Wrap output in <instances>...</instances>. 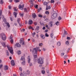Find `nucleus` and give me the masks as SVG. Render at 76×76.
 I'll return each instance as SVG.
<instances>
[{
	"label": "nucleus",
	"instance_id": "nucleus-46",
	"mask_svg": "<svg viewBox=\"0 0 76 76\" xmlns=\"http://www.w3.org/2000/svg\"><path fill=\"white\" fill-rule=\"evenodd\" d=\"M66 44L67 45H69V42L68 41H66Z\"/></svg>",
	"mask_w": 76,
	"mask_h": 76
},
{
	"label": "nucleus",
	"instance_id": "nucleus-56",
	"mask_svg": "<svg viewBox=\"0 0 76 76\" xmlns=\"http://www.w3.org/2000/svg\"><path fill=\"white\" fill-rule=\"evenodd\" d=\"M19 70H20V71H22V68L20 67L19 68Z\"/></svg>",
	"mask_w": 76,
	"mask_h": 76
},
{
	"label": "nucleus",
	"instance_id": "nucleus-12",
	"mask_svg": "<svg viewBox=\"0 0 76 76\" xmlns=\"http://www.w3.org/2000/svg\"><path fill=\"white\" fill-rule=\"evenodd\" d=\"M8 69H9L8 68V66L7 65H6L4 66V70H8Z\"/></svg>",
	"mask_w": 76,
	"mask_h": 76
},
{
	"label": "nucleus",
	"instance_id": "nucleus-7",
	"mask_svg": "<svg viewBox=\"0 0 76 76\" xmlns=\"http://www.w3.org/2000/svg\"><path fill=\"white\" fill-rule=\"evenodd\" d=\"M21 5H20L19 6V8L20 9L22 10L23 9V7H24V4H23V5H22V4H20Z\"/></svg>",
	"mask_w": 76,
	"mask_h": 76
},
{
	"label": "nucleus",
	"instance_id": "nucleus-5",
	"mask_svg": "<svg viewBox=\"0 0 76 76\" xmlns=\"http://www.w3.org/2000/svg\"><path fill=\"white\" fill-rule=\"evenodd\" d=\"M32 54H37V48L33 49Z\"/></svg>",
	"mask_w": 76,
	"mask_h": 76
},
{
	"label": "nucleus",
	"instance_id": "nucleus-43",
	"mask_svg": "<svg viewBox=\"0 0 76 76\" xmlns=\"http://www.w3.org/2000/svg\"><path fill=\"white\" fill-rule=\"evenodd\" d=\"M45 14H47V15H48V14H49V12L48 11H46L45 12Z\"/></svg>",
	"mask_w": 76,
	"mask_h": 76
},
{
	"label": "nucleus",
	"instance_id": "nucleus-11",
	"mask_svg": "<svg viewBox=\"0 0 76 76\" xmlns=\"http://www.w3.org/2000/svg\"><path fill=\"white\" fill-rule=\"evenodd\" d=\"M28 63H30V61H31V59L30 58V56H28Z\"/></svg>",
	"mask_w": 76,
	"mask_h": 76
},
{
	"label": "nucleus",
	"instance_id": "nucleus-53",
	"mask_svg": "<svg viewBox=\"0 0 76 76\" xmlns=\"http://www.w3.org/2000/svg\"><path fill=\"white\" fill-rule=\"evenodd\" d=\"M34 24L36 26L37 25V23L36 22H34Z\"/></svg>",
	"mask_w": 76,
	"mask_h": 76
},
{
	"label": "nucleus",
	"instance_id": "nucleus-32",
	"mask_svg": "<svg viewBox=\"0 0 76 76\" xmlns=\"http://www.w3.org/2000/svg\"><path fill=\"white\" fill-rule=\"evenodd\" d=\"M22 75H23V76H26V74H23L22 73H21V74H20V76H22Z\"/></svg>",
	"mask_w": 76,
	"mask_h": 76
},
{
	"label": "nucleus",
	"instance_id": "nucleus-54",
	"mask_svg": "<svg viewBox=\"0 0 76 76\" xmlns=\"http://www.w3.org/2000/svg\"><path fill=\"white\" fill-rule=\"evenodd\" d=\"M24 10L25 12H27V9H26V8H24Z\"/></svg>",
	"mask_w": 76,
	"mask_h": 76
},
{
	"label": "nucleus",
	"instance_id": "nucleus-22",
	"mask_svg": "<svg viewBox=\"0 0 76 76\" xmlns=\"http://www.w3.org/2000/svg\"><path fill=\"white\" fill-rule=\"evenodd\" d=\"M33 55L34 59L37 57V54H33Z\"/></svg>",
	"mask_w": 76,
	"mask_h": 76
},
{
	"label": "nucleus",
	"instance_id": "nucleus-44",
	"mask_svg": "<svg viewBox=\"0 0 76 76\" xmlns=\"http://www.w3.org/2000/svg\"><path fill=\"white\" fill-rule=\"evenodd\" d=\"M39 26H37L36 27V29L37 31H38V30H39Z\"/></svg>",
	"mask_w": 76,
	"mask_h": 76
},
{
	"label": "nucleus",
	"instance_id": "nucleus-55",
	"mask_svg": "<svg viewBox=\"0 0 76 76\" xmlns=\"http://www.w3.org/2000/svg\"><path fill=\"white\" fill-rule=\"evenodd\" d=\"M20 16H23V14H20Z\"/></svg>",
	"mask_w": 76,
	"mask_h": 76
},
{
	"label": "nucleus",
	"instance_id": "nucleus-52",
	"mask_svg": "<svg viewBox=\"0 0 76 76\" xmlns=\"http://www.w3.org/2000/svg\"><path fill=\"white\" fill-rule=\"evenodd\" d=\"M58 19L59 20H61V17H60V16L58 18Z\"/></svg>",
	"mask_w": 76,
	"mask_h": 76
},
{
	"label": "nucleus",
	"instance_id": "nucleus-36",
	"mask_svg": "<svg viewBox=\"0 0 76 76\" xmlns=\"http://www.w3.org/2000/svg\"><path fill=\"white\" fill-rule=\"evenodd\" d=\"M42 45H43V44H42V43H39V46L41 47V46H42Z\"/></svg>",
	"mask_w": 76,
	"mask_h": 76
},
{
	"label": "nucleus",
	"instance_id": "nucleus-21",
	"mask_svg": "<svg viewBox=\"0 0 76 76\" xmlns=\"http://www.w3.org/2000/svg\"><path fill=\"white\" fill-rule=\"evenodd\" d=\"M4 3V1L3 0H1L0 1V4H3Z\"/></svg>",
	"mask_w": 76,
	"mask_h": 76
},
{
	"label": "nucleus",
	"instance_id": "nucleus-64",
	"mask_svg": "<svg viewBox=\"0 0 76 76\" xmlns=\"http://www.w3.org/2000/svg\"><path fill=\"white\" fill-rule=\"evenodd\" d=\"M48 30H46L45 31V32H48Z\"/></svg>",
	"mask_w": 76,
	"mask_h": 76
},
{
	"label": "nucleus",
	"instance_id": "nucleus-3",
	"mask_svg": "<svg viewBox=\"0 0 76 76\" xmlns=\"http://www.w3.org/2000/svg\"><path fill=\"white\" fill-rule=\"evenodd\" d=\"M37 63L38 64H42L43 63V61H42V58H40L37 60Z\"/></svg>",
	"mask_w": 76,
	"mask_h": 76
},
{
	"label": "nucleus",
	"instance_id": "nucleus-14",
	"mask_svg": "<svg viewBox=\"0 0 76 76\" xmlns=\"http://www.w3.org/2000/svg\"><path fill=\"white\" fill-rule=\"evenodd\" d=\"M15 46H16L17 47H20V45L19 43H16L15 45Z\"/></svg>",
	"mask_w": 76,
	"mask_h": 76
},
{
	"label": "nucleus",
	"instance_id": "nucleus-2",
	"mask_svg": "<svg viewBox=\"0 0 76 76\" xmlns=\"http://www.w3.org/2000/svg\"><path fill=\"white\" fill-rule=\"evenodd\" d=\"M0 36L2 38V40L5 41L6 39V36L4 34L1 33L0 34Z\"/></svg>",
	"mask_w": 76,
	"mask_h": 76
},
{
	"label": "nucleus",
	"instance_id": "nucleus-60",
	"mask_svg": "<svg viewBox=\"0 0 76 76\" xmlns=\"http://www.w3.org/2000/svg\"><path fill=\"white\" fill-rule=\"evenodd\" d=\"M32 66V63H31L29 64V66Z\"/></svg>",
	"mask_w": 76,
	"mask_h": 76
},
{
	"label": "nucleus",
	"instance_id": "nucleus-41",
	"mask_svg": "<svg viewBox=\"0 0 76 76\" xmlns=\"http://www.w3.org/2000/svg\"><path fill=\"white\" fill-rule=\"evenodd\" d=\"M46 72L47 73H49V70H48V68H47L46 69Z\"/></svg>",
	"mask_w": 76,
	"mask_h": 76
},
{
	"label": "nucleus",
	"instance_id": "nucleus-29",
	"mask_svg": "<svg viewBox=\"0 0 76 76\" xmlns=\"http://www.w3.org/2000/svg\"><path fill=\"white\" fill-rule=\"evenodd\" d=\"M56 25L57 26L59 25H60V23H59V22L57 21L56 23Z\"/></svg>",
	"mask_w": 76,
	"mask_h": 76
},
{
	"label": "nucleus",
	"instance_id": "nucleus-23",
	"mask_svg": "<svg viewBox=\"0 0 76 76\" xmlns=\"http://www.w3.org/2000/svg\"><path fill=\"white\" fill-rule=\"evenodd\" d=\"M64 58V59H65V60H67V58H68L67 56V55L65 56Z\"/></svg>",
	"mask_w": 76,
	"mask_h": 76
},
{
	"label": "nucleus",
	"instance_id": "nucleus-37",
	"mask_svg": "<svg viewBox=\"0 0 76 76\" xmlns=\"http://www.w3.org/2000/svg\"><path fill=\"white\" fill-rule=\"evenodd\" d=\"M64 34H66V35H67V31H66V30H64Z\"/></svg>",
	"mask_w": 76,
	"mask_h": 76
},
{
	"label": "nucleus",
	"instance_id": "nucleus-18",
	"mask_svg": "<svg viewBox=\"0 0 76 76\" xmlns=\"http://www.w3.org/2000/svg\"><path fill=\"white\" fill-rule=\"evenodd\" d=\"M36 49L37 51H39V52H40V51H41V50L39 49V47H36Z\"/></svg>",
	"mask_w": 76,
	"mask_h": 76
},
{
	"label": "nucleus",
	"instance_id": "nucleus-51",
	"mask_svg": "<svg viewBox=\"0 0 76 76\" xmlns=\"http://www.w3.org/2000/svg\"><path fill=\"white\" fill-rule=\"evenodd\" d=\"M42 74H44L45 73V71L43 70L42 71Z\"/></svg>",
	"mask_w": 76,
	"mask_h": 76
},
{
	"label": "nucleus",
	"instance_id": "nucleus-49",
	"mask_svg": "<svg viewBox=\"0 0 76 76\" xmlns=\"http://www.w3.org/2000/svg\"><path fill=\"white\" fill-rule=\"evenodd\" d=\"M27 73L28 75H29V74H30V72H29V71L28 70L27 71Z\"/></svg>",
	"mask_w": 76,
	"mask_h": 76
},
{
	"label": "nucleus",
	"instance_id": "nucleus-42",
	"mask_svg": "<svg viewBox=\"0 0 76 76\" xmlns=\"http://www.w3.org/2000/svg\"><path fill=\"white\" fill-rule=\"evenodd\" d=\"M38 5H36L34 6V7L36 8V9H38Z\"/></svg>",
	"mask_w": 76,
	"mask_h": 76
},
{
	"label": "nucleus",
	"instance_id": "nucleus-24",
	"mask_svg": "<svg viewBox=\"0 0 76 76\" xmlns=\"http://www.w3.org/2000/svg\"><path fill=\"white\" fill-rule=\"evenodd\" d=\"M2 44L3 45V47H6V44H5V43L4 42H2Z\"/></svg>",
	"mask_w": 76,
	"mask_h": 76
},
{
	"label": "nucleus",
	"instance_id": "nucleus-6",
	"mask_svg": "<svg viewBox=\"0 0 76 76\" xmlns=\"http://www.w3.org/2000/svg\"><path fill=\"white\" fill-rule=\"evenodd\" d=\"M57 13H54L52 16H51V18H52L53 19H56V17H57Z\"/></svg>",
	"mask_w": 76,
	"mask_h": 76
},
{
	"label": "nucleus",
	"instance_id": "nucleus-45",
	"mask_svg": "<svg viewBox=\"0 0 76 76\" xmlns=\"http://www.w3.org/2000/svg\"><path fill=\"white\" fill-rule=\"evenodd\" d=\"M51 3H54V0H51Z\"/></svg>",
	"mask_w": 76,
	"mask_h": 76
},
{
	"label": "nucleus",
	"instance_id": "nucleus-27",
	"mask_svg": "<svg viewBox=\"0 0 76 76\" xmlns=\"http://www.w3.org/2000/svg\"><path fill=\"white\" fill-rule=\"evenodd\" d=\"M6 52L7 55L8 56H9V52L8 51V50H6Z\"/></svg>",
	"mask_w": 76,
	"mask_h": 76
},
{
	"label": "nucleus",
	"instance_id": "nucleus-9",
	"mask_svg": "<svg viewBox=\"0 0 76 76\" xmlns=\"http://www.w3.org/2000/svg\"><path fill=\"white\" fill-rule=\"evenodd\" d=\"M53 33H51L50 37L52 39H55L56 38V37L53 36Z\"/></svg>",
	"mask_w": 76,
	"mask_h": 76
},
{
	"label": "nucleus",
	"instance_id": "nucleus-28",
	"mask_svg": "<svg viewBox=\"0 0 76 76\" xmlns=\"http://www.w3.org/2000/svg\"><path fill=\"white\" fill-rule=\"evenodd\" d=\"M57 45L58 46H60L61 45V43L60 42H58L57 43Z\"/></svg>",
	"mask_w": 76,
	"mask_h": 76
},
{
	"label": "nucleus",
	"instance_id": "nucleus-20",
	"mask_svg": "<svg viewBox=\"0 0 76 76\" xmlns=\"http://www.w3.org/2000/svg\"><path fill=\"white\" fill-rule=\"evenodd\" d=\"M43 4L45 6H47V5L48 4V3L47 2H46V1L44 2L43 3Z\"/></svg>",
	"mask_w": 76,
	"mask_h": 76
},
{
	"label": "nucleus",
	"instance_id": "nucleus-31",
	"mask_svg": "<svg viewBox=\"0 0 76 76\" xmlns=\"http://www.w3.org/2000/svg\"><path fill=\"white\" fill-rule=\"evenodd\" d=\"M17 53L18 55H19V54L20 55V54H21V51H20L19 50L18 51Z\"/></svg>",
	"mask_w": 76,
	"mask_h": 76
},
{
	"label": "nucleus",
	"instance_id": "nucleus-4",
	"mask_svg": "<svg viewBox=\"0 0 76 76\" xmlns=\"http://www.w3.org/2000/svg\"><path fill=\"white\" fill-rule=\"evenodd\" d=\"M3 23V24L5 23V24H7V25L8 26V28L10 27V24H9V23H7V21H6V19L4 18V19Z\"/></svg>",
	"mask_w": 76,
	"mask_h": 76
},
{
	"label": "nucleus",
	"instance_id": "nucleus-47",
	"mask_svg": "<svg viewBox=\"0 0 76 76\" xmlns=\"http://www.w3.org/2000/svg\"><path fill=\"white\" fill-rule=\"evenodd\" d=\"M39 17L40 18H42V15H41L40 14H39L38 15Z\"/></svg>",
	"mask_w": 76,
	"mask_h": 76
},
{
	"label": "nucleus",
	"instance_id": "nucleus-16",
	"mask_svg": "<svg viewBox=\"0 0 76 76\" xmlns=\"http://www.w3.org/2000/svg\"><path fill=\"white\" fill-rule=\"evenodd\" d=\"M17 15H18V13H16L15 12H14V15L15 18H16L17 17Z\"/></svg>",
	"mask_w": 76,
	"mask_h": 76
},
{
	"label": "nucleus",
	"instance_id": "nucleus-1",
	"mask_svg": "<svg viewBox=\"0 0 76 76\" xmlns=\"http://www.w3.org/2000/svg\"><path fill=\"white\" fill-rule=\"evenodd\" d=\"M7 47L9 50L10 51V53H11L12 54L13 53V48H12L11 47H10L8 45H7Z\"/></svg>",
	"mask_w": 76,
	"mask_h": 76
},
{
	"label": "nucleus",
	"instance_id": "nucleus-63",
	"mask_svg": "<svg viewBox=\"0 0 76 76\" xmlns=\"http://www.w3.org/2000/svg\"><path fill=\"white\" fill-rule=\"evenodd\" d=\"M11 6H9V9H11Z\"/></svg>",
	"mask_w": 76,
	"mask_h": 76
},
{
	"label": "nucleus",
	"instance_id": "nucleus-58",
	"mask_svg": "<svg viewBox=\"0 0 76 76\" xmlns=\"http://www.w3.org/2000/svg\"><path fill=\"white\" fill-rule=\"evenodd\" d=\"M45 26H44L42 28V29L43 30H45Z\"/></svg>",
	"mask_w": 76,
	"mask_h": 76
},
{
	"label": "nucleus",
	"instance_id": "nucleus-59",
	"mask_svg": "<svg viewBox=\"0 0 76 76\" xmlns=\"http://www.w3.org/2000/svg\"><path fill=\"white\" fill-rule=\"evenodd\" d=\"M34 0H31L30 1V3H33V1H34Z\"/></svg>",
	"mask_w": 76,
	"mask_h": 76
},
{
	"label": "nucleus",
	"instance_id": "nucleus-62",
	"mask_svg": "<svg viewBox=\"0 0 76 76\" xmlns=\"http://www.w3.org/2000/svg\"><path fill=\"white\" fill-rule=\"evenodd\" d=\"M14 25L15 26H18V24H17L16 23H15Z\"/></svg>",
	"mask_w": 76,
	"mask_h": 76
},
{
	"label": "nucleus",
	"instance_id": "nucleus-8",
	"mask_svg": "<svg viewBox=\"0 0 76 76\" xmlns=\"http://www.w3.org/2000/svg\"><path fill=\"white\" fill-rule=\"evenodd\" d=\"M20 44H21V45H25L24 41H23V40H22L21 39H20Z\"/></svg>",
	"mask_w": 76,
	"mask_h": 76
},
{
	"label": "nucleus",
	"instance_id": "nucleus-13",
	"mask_svg": "<svg viewBox=\"0 0 76 76\" xmlns=\"http://www.w3.org/2000/svg\"><path fill=\"white\" fill-rule=\"evenodd\" d=\"M32 23H33V22L31 20H30L28 22V24L29 25H31L32 24Z\"/></svg>",
	"mask_w": 76,
	"mask_h": 76
},
{
	"label": "nucleus",
	"instance_id": "nucleus-25",
	"mask_svg": "<svg viewBox=\"0 0 76 76\" xmlns=\"http://www.w3.org/2000/svg\"><path fill=\"white\" fill-rule=\"evenodd\" d=\"M50 26L52 27L53 26V22L51 21H50Z\"/></svg>",
	"mask_w": 76,
	"mask_h": 76
},
{
	"label": "nucleus",
	"instance_id": "nucleus-26",
	"mask_svg": "<svg viewBox=\"0 0 76 76\" xmlns=\"http://www.w3.org/2000/svg\"><path fill=\"white\" fill-rule=\"evenodd\" d=\"M20 18H18L17 22L18 23H19V22H20Z\"/></svg>",
	"mask_w": 76,
	"mask_h": 76
},
{
	"label": "nucleus",
	"instance_id": "nucleus-61",
	"mask_svg": "<svg viewBox=\"0 0 76 76\" xmlns=\"http://www.w3.org/2000/svg\"><path fill=\"white\" fill-rule=\"evenodd\" d=\"M2 66H3V65H0V69H1V67H2Z\"/></svg>",
	"mask_w": 76,
	"mask_h": 76
},
{
	"label": "nucleus",
	"instance_id": "nucleus-17",
	"mask_svg": "<svg viewBox=\"0 0 76 76\" xmlns=\"http://www.w3.org/2000/svg\"><path fill=\"white\" fill-rule=\"evenodd\" d=\"M40 37L42 39H44L45 38V36L43 34H41Z\"/></svg>",
	"mask_w": 76,
	"mask_h": 76
},
{
	"label": "nucleus",
	"instance_id": "nucleus-19",
	"mask_svg": "<svg viewBox=\"0 0 76 76\" xmlns=\"http://www.w3.org/2000/svg\"><path fill=\"white\" fill-rule=\"evenodd\" d=\"M20 60H22V61H23L25 60V58L23 56H22L20 59Z\"/></svg>",
	"mask_w": 76,
	"mask_h": 76
},
{
	"label": "nucleus",
	"instance_id": "nucleus-10",
	"mask_svg": "<svg viewBox=\"0 0 76 76\" xmlns=\"http://www.w3.org/2000/svg\"><path fill=\"white\" fill-rule=\"evenodd\" d=\"M11 63L12 66H15V62L13 60H12L11 61Z\"/></svg>",
	"mask_w": 76,
	"mask_h": 76
},
{
	"label": "nucleus",
	"instance_id": "nucleus-34",
	"mask_svg": "<svg viewBox=\"0 0 76 76\" xmlns=\"http://www.w3.org/2000/svg\"><path fill=\"white\" fill-rule=\"evenodd\" d=\"M31 3V7H33V6H34V4L33 3Z\"/></svg>",
	"mask_w": 76,
	"mask_h": 76
},
{
	"label": "nucleus",
	"instance_id": "nucleus-39",
	"mask_svg": "<svg viewBox=\"0 0 76 76\" xmlns=\"http://www.w3.org/2000/svg\"><path fill=\"white\" fill-rule=\"evenodd\" d=\"M45 37H49V35L47 33H46L45 34Z\"/></svg>",
	"mask_w": 76,
	"mask_h": 76
},
{
	"label": "nucleus",
	"instance_id": "nucleus-40",
	"mask_svg": "<svg viewBox=\"0 0 76 76\" xmlns=\"http://www.w3.org/2000/svg\"><path fill=\"white\" fill-rule=\"evenodd\" d=\"M22 64L23 65H25V61H24L23 62H22Z\"/></svg>",
	"mask_w": 76,
	"mask_h": 76
},
{
	"label": "nucleus",
	"instance_id": "nucleus-48",
	"mask_svg": "<svg viewBox=\"0 0 76 76\" xmlns=\"http://www.w3.org/2000/svg\"><path fill=\"white\" fill-rule=\"evenodd\" d=\"M15 1L16 3H18V2H19V0H15Z\"/></svg>",
	"mask_w": 76,
	"mask_h": 76
},
{
	"label": "nucleus",
	"instance_id": "nucleus-50",
	"mask_svg": "<svg viewBox=\"0 0 76 76\" xmlns=\"http://www.w3.org/2000/svg\"><path fill=\"white\" fill-rule=\"evenodd\" d=\"M64 55V53H61V56H63Z\"/></svg>",
	"mask_w": 76,
	"mask_h": 76
},
{
	"label": "nucleus",
	"instance_id": "nucleus-38",
	"mask_svg": "<svg viewBox=\"0 0 76 76\" xmlns=\"http://www.w3.org/2000/svg\"><path fill=\"white\" fill-rule=\"evenodd\" d=\"M2 14V11L1 10H0V16H1Z\"/></svg>",
	"mask_w": 76,
	"mask_h": 76
},
{
	"label": "nucleus",
	"instance_id": "nucleus-30",
	"mask_svg": "<svg viewBox=\"0 0 76 76\" xmlns=\"http://www.w3.org/2000/svg\"><path fill=\"white\" fill-rule=\"evenodd\" d=\"M36 14L35 13H34V14L33 15V18H36Z\"/></svg>",
	"mask_w": 76,
	"mask_h": 76
},
{
	"label": "nucleus",
	"instance_id": "nucleus-15",
	"mask_svg": "<svg viewBox=\"0 0 76 76\" xmlns=\"http://www.w3.org/2000/svg\"><path fill=\"white\" fill-rule=\"evenodd\" d=\"M51 9V7L50 6L47 5L46 10H47L48 9Z\"/></svg>",
	"mask_w": 76,
	"mask_h": 76
},
{
	"label": "nucleus",
	"instance_id": "nucleus-33",
	"mask_svg": "<svg viewBox=\"0 0 76 76\" xmlns=\"http://www.w3.org/2000/svg\"><path fill=\"white\" fill-rule=\"evenodd\" d=\"M10 42H11V44L13 43V40L12 39H11L10 40Z\"/></svg>",
	"mask_w": 76,
	"mask_h": 76
},
{
	"label": "nucleus",
	"instance_id": "nucleus-57",
	"mask_svg": "<svg viewBox=\"0 0 76 76\" xmlns=\"http://www.w3.org/2000/svg\"><path fill=\"white\" fill-rule=\"evenodd\" d=\"M67 39H70V38L69 37H67Z\"/></svg>",
	"mask_w": 76,
	"mask_h": 76
},
{
	"label": "nucleus",
	"instance_id": "nucleus-35",
	"mask_svg": "<svg viewBox=\"0 0 76 76\" xmlns=\"http://www.w3.org/2000/svg\"><path fill=\"white\" fill-rule=\"evenodd\" d=\"M17 9V8L16 7H15L14 8V11H17V10H18L17 9Z\"/></svg>",
	"mask_w": 76,
	"mask_h": 76
}]
</instances>
